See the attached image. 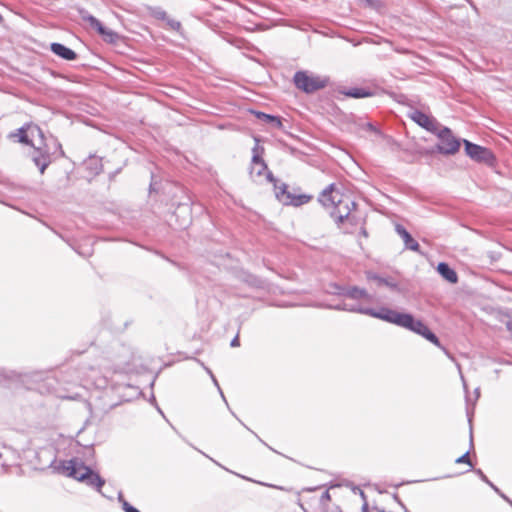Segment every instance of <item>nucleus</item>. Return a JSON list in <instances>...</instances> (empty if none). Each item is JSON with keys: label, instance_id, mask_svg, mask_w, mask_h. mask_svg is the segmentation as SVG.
<instances>
[{"label": "nucleus", "instance_id": "1", "mask_svg": "<svg viewBox=\"0 0 512 512\" xmlns=\"http://www.w3.org/2000/svg\"><path fill=\"white\" fill-rule=\"evenodd\" d=\"M332 308L336 310L357 312L381 319L388 323L412 331L444 350V348L441 346L439 342L438 337L429 330V328L424 324L423 321L415 319L412 314L398 312L387 307H382L379 310H375L372 308H365L361 304H354L348 302H343L341 304L333 306Z\"/></svg>", "mask_w": 512, "mask_h": 512}, {"label": "nucleus", "instance_id": "2", "mask_svg": "<svg viewBox=\"0 0 512 512\" xmlns=\"http://www.w3.org/2000/svg\"><path fill=\"white\" fill-rule=\"evenodd\" d=\"M319 202L324 207L333 208L331 216L338 223L349 219L351 208L355 206L350 197L343 195L335 184H330L321 192Z\"/></svg>", "mask_w": 512, "mask_h": 512}, {"label": "nucleus", "instance_id": "3", "mask_svg": "<svg viewBox=\"0 0 512 512\" xmlns=\"http://www.w3.org/2000/svg\"><path fill=\"white\" fill-rule=\"evenodd\" d=\"M58 470L68 477H72L78 481L85 482L87 485L96 488L98 491L105 484L104 479L99 474L86 466L81 460L72 458L63 461Z\"/></svg>", "mask_w": 512, "mask_h": 512}, {"label": "nucleus", "instance_id": "4", "mask_svg": "<svg viewBox=\"0 0 512 512\" xmlns=\"http://www.w3.org/2000/svg\"><path fill=\"white\" fill-rule=\"evenodd\" d=\"M296 87L306 93H313L324 88L327 80L319 76L309 75L307 72L298 71L294 75Z\"/></svg>", "mask_w": 512, "mask_h": 512}, {"label": "nucleus", "instance_id": "5", "mask_svg": "<svg viewBox=\"0 0 512 512\" xmlns=\"http://www.w3.org/2000/svg\"><path fill=\"white\" fill-rule=\"evenodd\" d=\"M436 134L439 138L437 149L440 153L449 155L455 154L459 150L460 140L452 134L449 128H439Z\"/></svg>", "mask_w": 512, "mask_h": 512}, {"label": "nucleus", "instance_id": "6", "mask_svg": "<svg viewBox=\"0 0 512 512\" xmlns=\"http://www.w3.org/2000/svg\"><path fill=\"white\" fill-rule=\"evenodd\" d=\"M466 154L473 160L485 164H492L494 156L490 149L473 144L468 140H464Z\"/></svg>", "mask_w": 512, "mask_h": 512}, {"label": "nucleus", "instance_id": "7", "mask_svg": "<svg viewBox=\"0 0 512 512\" xmlns=\"http://www.w3.org/2000/svg\"><path fill=\"white\" fill-rule=\"evenodd\" d=\"M250 176L255 181L264 176L270 182L274 181L273 175L271 172L268 171V167H267L266 163L264 162V160L259 155L257 147H254V149H253V157H252L251 167H250Z\"/></svg>", "mask_w": 512, "mask_h": 512}, {"label": "nucleus", "instance_id": "8", "mask_svg": "<svg viewBox=\"0 0 512 512\" xmlns=\"http://www.w3.org/2000/svg\"><path fill=\"white\" fill-rule=\"evenodd\" d=\"M409 116L419 126L425 128L427 131H430L432 133H436L440 128V124L434 118L428 116L427 114L419 110L412 111Z\"/></svg>", "mask_w": 512, "mask_h": 512}, {"label": "nucleus", "instance_id": "9", "mask_svg": "<svg viewBox=\"0 0 512 512\" xmlns=\"http://www.w3.org/2000/svg\"><path fill=\"white\" fill-rule=\"evenodd\" d=\"M337 294L342 295L350 300L363 299L366 302L372 301V296L365 289L358 287L338 288Z\"/></svg>", "mask_w": 512, "mask_h": 512}, {"label": "nucleus", "instance_id": "10", "mask_svg": "<svg viewBox=\"0 0 512 512\" xmlns=\"http://www.w3.org/2000/svg\"><path fill=\"white\" fill-rule=\"evenodd\" d=\"M35 133L40 134V129L35 125H26L17 130L15 134H12L13 137H18V141L20 143L26 145H32L30 137L34 136Z\"/></svg>", "mask_w": 512, "mask_h": 512}, {"label": "nucleus", "instance_id": "11", "mask_svg": "<svg viewBox=\"0 0 512 512\" xmlns=\"http://www.w3.org/2000/svg\"><path fill=\"white\" fill-rule=\"evenodd\" d=\"M32 161L39 168L40 173L43 174L51 163V157L47 151L36 149L32 154Z\"/></svg>", "mask_w": 512, "mask_h": 512}, {"label": "nucleus", "instance_id": "12", "mask_svg": "<svg viewBox=\"0 0 512 512\" xmlns=\"http://www.w3.org/2000/svg\"><path fill=\"white\" fill-rule=\"evenodd\" d=\"M51 51L62 59L71 61L77 58V54L61 43H52Z\"/></svg>", "mask_w": 512, "mask_h": 512}, {"label": "nucleus", "instance_id": "13", "mask_svg": "<svg viewBox=\"0 0 512 512\" xmlns=\"http://www.w3.org/2000/svg\"><path fill=\"white\" fill-rule=\"evenodd\" d=\"M437 271L449 283L455 284L458 282L457 273L447 263H439L437 266Z\"/></svg>", "mask_w": 512, "mask_h": 512}, {"label": "nucleus", "instance_id": "14", "mask_svg": "<svg viewBox=\"0 0 512 512\" xmlns=\"http://www.w3.org/2000/svg\"><path fill=\"white\" fill-rule=\"evenodd\" d=\"M252 113L261 121L271 124L273 128H281V119L277 116L269 115L260 111H252Z\"/></svg>", "mask_w": 512, "mask_h": 512}, {"label": "nucleus", "instance_id": "15", "mask_svg": "<svg viewBox=\"0 0 512 512\" xmlns=\"http://www.w3.org/2000/svg\"><path fill=\"white\" fill-rule=\"evenodd\" d=\"M275 186V195H276V198L282 202L283 204L285 205H289V202H291V196L292 194H290L288 191H287V185L286 184H281L280 186H277L276 184L274 185Z\"/></svg>", "mask_w": 512, "mask_h": 512}, {"label": "nucleus", "instance_id": "16", "mask_svg": "<svg viewBox=\"0 0 512 512\" xmlns=\"http://www.w3.org/2000/svg\"><path fill=\"white\" fill-rule=\"evenodd\" d=\"M82 19L87 22L91 28L95 29L98 33L103 31V24L94 16L87 12H81Z\"/></svg>", "mask_w": 512, "mask_h": 512}, {"label": "nucleus", "instance_id": "17", "mask_svg": "<svg viewBox=\"0 0 512 512\" xmlns=\"http://www.w3.org/2000/svg\"><path fill=\"white\" fill-rule=\"evenodd\" d=\"M345 96L352 98H365L372 95V93L364 88H349L342 92Z\"/></svg>", "mask_w": 512, "mask_h": 512}, {"label": "nucleus", "instance_id": "18", "mask_svg": "<svg viewBox=\"0 0 512 512\" xmlns=\"http://www.w3.org/2000/svg\"><path fill=\"white\" fill-rule=\"evenodd\" d=\"M99 34L103 37L106 42L115 43L118 39V35L116 32L108 29L104 26L103 31L99 32Z\"/></svg>", "mask_w": 512, "mask_h": 512}, {"label": "nucleus", "instance_id": "19", "mask_svg": "<svg viewBox=\"0 0 512 512\" xmlns=\"http://www.w3.org/2000/svg\"><path fill=\"white\" fill-rule=\"evenodd\" d=\"M404 241L405 247L409 250L418 252L419 251V244L416 240L412 238V236L409 234L405 235V237L402 239Z\"/></svg>", "mask_w": 512, "mask_h": 512}, {"label": "nucleus", "instance_id": "20", "mask_svg": "<svg viewBox=\"0 0 512 512\" xmlns=\"http://www.w3.org/2000/svg\"><path fill=\"white\" fill-rule=\"evenodd\" d=\"M310 199L311 197L308 195H292L291 202H289V205L300 206L302 204L308 203Z\"/></svg>", "mask_w": 512, "mask_h": 512}, {"label": "nucleus", "instance_id": "21", "mask_svg": "<svg viewBox=\"0 0 512 512\" xmlns=\"http://www.w3.org/2000/svg\"><path fill=\"white\" fill-rule=\"evenodd\" d=\"M119 501L122 503L123 510L125 512H140L138 509L130 505L126 500L123 499L122 494H119Z\"/></svg>", "mask_w": 512, "mask_h": 512}, {"label": "nucleus", "instance_id": "22", "mask_svg": "<svg viewBox=\"0 0 512 512\" xmlns=\"http://www.w3.org/2000/svg\"><path fill=\"white\" fill-rule=\"evenodd\" d=\"M375 279L377 280L378 285H385L391 289H395L397 287L396 283L389 281L387 279L380 278V277H375Z\"/></svg>", "mask_w": 512, "mask_h": 512}, {"label": "nucleus", "instance_id": "23", "mask_svg": "<svg viewBox=\"0 0 512 512\" xmlns=\"http://www.w3.org/2000/svg\"><path fill=\"white\" fill-rule=\"evenodd\" d=\"M477 474L485 483H487L491 488H493L494 491L499 492V489L492 482L489 481L487 476L481 470H477Z\"/></svg>", "mask_w": 512, "mask_h": 512}, {"label": "nucleus", "instance_id": "24", "mask_svg": "<svg viewBox=\"0 0 512 512\" xmlns=\"http://www.w3.org/2000/svg\"><path fill=\"white\" fill-rule=\"evenodd\" d=\"M153 15L157 18V19H161V20H167L168 16H167V13L160 9V8H157L153 11Z\"/></svg>", "mask_w": 512, "mask_h": 512}, {"label": "nucleus", "instance_id": "25", "mask_svg": "<svg viewBox=\"0 0 512 512\" xmlns=\"http://www.w3.org/2000/svg\"><path fill=\"white\" fill-rule=\"evenodd\" d=\"M456 463H458V464H460V463H467L470 467H472V464H471L470 458H469V452H466L462 456L458 457L456 459Z\"/></svg>", "mask_w": 512, "mask_h": 512}, {"label": "nucleus", "instance_id": "26", "mask_svg": "<svg viewBox=\"0 0 512 512\" xmlns=\"http://www.w3.org/2000/svg\"><path fill=\"white\" fill-rule=\"evenodd\" d=\"M167 23L173 30H179L181 28V23L177 20L167 18Z\"/></svg>", "mask_w": 512, "mask_h": 512}, {"label": "nucleus", "instance_id": "27", "mask_svg": "<svg viewBox=\"0 0 512 512\" xmlns=\"http://www.w3.org/2000/svg\"><path fill=\"white\" fill-rule=\"evenodd\" d=\"M396 232L398 235L403 239L405 235L409 234V232L402 226V225H396Z\"/></svg>", "mask_w": 512, "mask_h": 512}, {"label": "nucleus", "instance_id": "28", "mask_svg": "<svg viewBox=\"0 0 512 512\" xmlns=\"http://www.w3.org/2000/svg\"><path fill=\"white\" fill-rule=\"evenodd\" d=\"M330 500H331V496H330L329 491H325V492L322 494L321 498H320V503H321L322 505H326Z\"/></svg>", "mask_w": 512, "mask_h": 512}, {"label": "nucleus", "instance_id": "29", "mask_svg": "<svg viewBox=\"0 0 512 512\" xmlns=\"http://www.w3.org/2000/svg\"><path fill=\"white\" fill-rule=\"evenodd\" d=\"M230 345L232 347H238L240 345L238 336H236L234 339H232Z\"/></svg>", "mask_w": 512, "mask_h": 512}, {"label": "nucleus", "instance_id": "30", "mask_svg": "<svg viewBox=\"0 0 512 512\" xmlns=\"http://www.w3.org/2000/svg\"><path fill=\"white\" fill-rule=\"evenodd\" d=\"M207 371H208V373L211 375V377H212V380H213L214 384H215L217 387H219L218 382H217L216 378L214 377V375L212 374V372H211L209 369H207ZM218 389L220 390V388H218Z\"/></svg>", "mask_w": 512, "mask_h": 512}, {"label": "nucleus", "instance_id": "31", "mask_svg": "<svg viewBox=\"0 0 512 512\" xmlns=\"http://www.w3.org/2000/svg\"><path fill=\"white\" fill-rule=\"evenodd\" d=\"M505 501H507V499H509L506 495H504L503 493H501L500 491L497 492Z\"/></svg>", "mask_w": 512, "mask_h": 512}, {"label": "nucleus", "instance_id": "32", "mask_svg": "<svg viewBox=\"0 0 512 512\" xmlns=\"http://www.w3.org/2000/svg\"><path fill=\"white\" fill-rule=\"evenodd\" d=\"M507 502L512 506V501L510 499H507Z\"/></svg>", "mask_w": 512, "mask_h": 512}, {"label": "nucleus", "instance_id": "33", "mask_svg": "<svg viewBox=\"0 0 512 512\" xmlns=\"http://www.w3.org/2000/svg\"><path fill=\"white\" fill-rule=\"evenodd\" d=\"M220 393H221V397H223V399L225 400L224 394L222 393L221 390H220Z\"/></svg>", "mask_w": 512, "mask_h": 512}]
</instances>
